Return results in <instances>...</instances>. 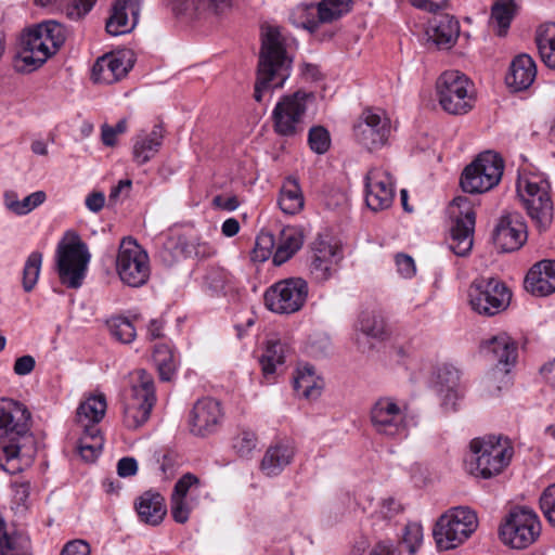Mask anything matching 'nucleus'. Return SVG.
Returning a JSON list of instances; mask_svg holds the SVG:
<instances>
[{
	"instance_id": "f257e3e1",
	"label": "nucleus",
	"mask_w": 555,
	"mask_h": 555,
	"mask_svg": "<svg viewBox=\"0 0 555 555\" xmlns=\"http://www.w3.org/2000/svg\"><path fill=\"white\" fill-rule=\"evenodd\" d=\"M31 413L20 401L0 399V468L9 474L23 470L35 453V437L30 431Z\"/></svg>"
},
{
	"instance_id": "f03ea898",
	"label": "nucleus",
	"mask_w": 555,
	"mask_h": 555,
	"mask_svg": "<svg viewBox=\"0 0 555 555\" xmlns=\"http://www.w3.org/2000/svg\"><path fill=\"white\" fill-rule=\"evenodd\" d=\"M293 60L276 27H268L261 36L254 99L261 103L274 89L282 88L291 76Z\"/></svg>"
},
{
	"instance_id": "7ed1b4c3",
	"label": "nucleus",
	"mask_w": 555,
	"mask_h": 555,
	"mask_svg": "<svg viewBox=\"0 0 555 555\" xmlns=\"http://www.w3.org/2000/svg\"><path fill=\"white\" fill-rule=\"evenodd\" d=\"M514 454L512 441L503 436L474 438L465 459L466 470L482 479H490L506 468Z\"/></svg>"
},
{
	"instance_id": "20e7f679",
	"label": "nucleus",
	"mask_w": 555,
	"mask_h": 555,
	"mask_svg": "<svg viewBox=\"0 0 555 555\" xmlns=\"http://www.w3.org/2000/svg\"><path fill=\"white\" fill-rule=\"evenodd\" d=\"M65 38L64 26L55 21H47L29 29L22 38L15 67L21 72L35 70L57 52Z\"/></svg>"
},
{
	"instance_id": "39448f33",
	"label": "nucleus",
	"mask_w": 555,
	"mask_h": 555,
	"mask_svg": "<svg viewBox=\"0 0 555 555\" xmlns=\"http://www.w3.org/2000/svg\"><path fill=\"white\" fill-rule=\"evenodd\" d=\"M156 401L153 375L143 369L132 371L129 374V388L124 393V425L128 429L143 426L150 420Z\"/></svg>"
},
{
	"instance_id": "423d86ee",
	"label": "nucleus",
	"mask_w": 555,
	"mask_h": 555,
	"mask_svg": "<svg viewBox=\"0 0 555 555\" xmlns=\"http://www.w3.org/2000/svg\"><path fill=\"white\" fill-rule=\"evenodd\" d=\"M517 194L528 216L539 230H546L553 221V201L550 181L541 173L519 176L517 180Z\"/></svg>"
},
{
	"instance_id": "0eeeda50",
	"label": "nucleus",
	"mask_w": 555,
	"mask_h": 555,
	"mask_svg": "<svg viewBox=\"0 0 555 555\" xmlns=\"http://www.w3.org/2000/svg\"><path fill=\"white\" fill-rule=\"evenodd\" d=\"M107 409L104 393H95L82 401L77 409V420L83 433L79 439V453L88 462L94 461L101 453L103 437L98 427Z\"/></svg>"
},
{
	"instance_id": "6e6552de",
	"label": "nucleus",
	"mask_w": 555,
	"mask_h": 555,
	"mask_svg": "<svg viewBox=\"0 0 555 555\" xmlns=\"http://www.w3.org/2000/svg\"><path fill=\"white\" fill-rule=\"evenodd\" d=\"M475 511L457 506L442 514L433 530L437 546L441 550L455 548L464 543L477 529Z\"/></svg>"
},
{
	"instance_id": "1a4fd4ad",
	"label": "nucleus",
	"mask_w": 555,
	"mask_h": 555,
	"mask_svg": "<svg viewBox=\"0 0 555 555\" xmlns=\"http://www.w3.org/2000/svg\"><path fill=\"white\" fill-rule=\"evenodd\" d=\"M504 171V160L493 151L480 153L467 165L460 179L465 193H485L499 184Z\"/></svg>"
},
{
	"instance_id": "9d476101",
	"label": "nucleus",
	"mask_w": 555,
	"mask_h": 555,
	"mask_svg": "<svg viewBox=\"0 0 555 555\" xmlns=\"http://www.w3.org/2000/svg\"><path fill=\"white\" fill-rule=\"evenodd\" d=\"M312 92L297 90L292 94L283 95L272 111L273 130L280 137L294 138L305 129L304 118L308 102L312 101Z\"/></svg>"
},
{
	"instance_id": "9b49d317",
	"label": "nucleus",
	"mask_w": 555,
	"mask_h": 555,
	"mask_svg": "<svg viewBox=\"0 0 555 555\" xmlns=\"http://www.w3.org/2000/svg\"><path fill=\"white\" fill-rule=\"evenodd\" d=\"M469 79L459 70H447L436 81V91L442 109L452 115L469 112L474 106Z\"/></svg>"
},
{
	"instance_id": "f8f14e48",
	"label": "nucleus",
	"mask_w": 555,
	"mask_h": 555,
	"mask_svg": "<svg viewBox=\"0 0 555 555\" xmlns=\"http://www.w3.org/2000/svg\"><path fill=\"white\" fill-rule=\"evenodd\" d=\"M468 296L472 309L487 317L503 312L512 299V293L503 281L485 276L472 283Z\"/></svg>"
},
{
	"instance_id": "ddd939ff",
	"label": "nucleus",
	"mask_w": 555,
	"mask_h": 555,
	"mask_svg": "<svg viewBox=\"0 0 555 555\" xmlns=\"http://www.w3.org/2000/svg\"><path fill=\"white\" fill-rule=\"evenodd\" d=\"M90 254L88 246L75 235L67 244H60L56 256V271L61 283L68 288H79L87 274Z\"/></svg>"
},
{
	"instance_id": "4468645a",
	"label": "nucleus",
	"mask_w": 555,
	"mask_h": 555,
	"mask_svg": "<svg viewBox=\"0 0 555 555\" xmlns=\"http://www.w3.org/2000/svg\"><path fill=\"white\" fill-rule=\"evenodd\" d=\"M540 532L541 524L538 516L525 507L512 509L499 529L502 542L518 550L531 545Z\"/></svg>"
},
{
	"instance_id": "2eb2a0df",
	"label": "nucleus",
	"mask_w": 555,
	"mask_h": 555,
	"mask_svg": "<svg viewBox=\"0 0 555 555\" xmlns=\"http://www.w3.org/2000/svg\"><path fill=\"white\" fill-rule=\"evenodd\" d=\"M408 406L393 397L378 398L370 409V422L376 434L389 438L405 437Z\"/></svg>"
},
{
	"instance_id": "dca6fc26",
	"label": "nucleus",
	"mask_w": 555,
	"mask_h": 555,
	"mask_svg": "<svg viewBox=\"0 0 555 555\" xmlns=\"http://www.w3.org/2000/svg\"><path fill=\"white\" fill-rule=\"evenodd\" d=\"M309 293L306 280L288 278L272 284L264 293L266 307L275 313L291 314L302 309Z\"/></svg>"
},
{
	"instance_id": "f3484780",
	"label": "nucleus",
	"mask_w": 555,
	"mask_h": 555,
	"mask_svg": "<svg viewBox=\"0 0 555 555\" xmlns=\"http://www.w3.org/2000/svg\"><path fill=\"white\" fill-rule=\"evenodd\" d=\"M356 141L370 152L385 146L391 135L387 113L377 107H365L353 126Z\"/></svg>"
},
{
	"instance_id": "a211bd4d",
	"label": "nucleus",
	"mask_w": 555,
	"mask_h": 555,
	"mask_svg": "<svg viewBox=\"0 0 555 555\" xmlns=\"http://www.w3.org/2000/svg\"><path fill=\"white\" fill-rule=\"evenodd\" d=\"M116 270L125 284L131 287L144 285L151 272L147 253L134 240H122L117 254Z\"/></svg>"
},
{
	"instance_id": "6ab92c4d",
	"label": "nucleus",
	"mask_w": 555,
	"mask_h": 555,
	"mask_svg": "<svg viewBox=\"0 0 555 555\" xmlns=\"http://www.w3.org/2000/svg\"><path fill=\"white\" fill-rule=\"evenodd\" d=\"M452 204L460 210L455 216L450 234V249L456 255L464 257L473 247V234L476 223V214L469 201L464 196H457Z\"/></svg>"
},
{
	"instance_id": "aec40b11",
	"label": "nucleus",
	"mask_w": 555,
	"mask_h": 555,
	"mask_svg": "<svg viewBox=\"0 0 555 555\" xmlns=\"http://www.w3.org/2000/svg\"><path fill=\"white\" fill-rule=\"evenodd\" d=\"M224 412L220 401L204 397L198 399L190 412V430L197 437H207L219 430Z\"/></svg>"
},
{
	"instance_id": "412c9836",
	"label": "nucleus",
	"mask_w": 555,
	"mask_h": 555,
	"mask_svg": "<svg viewBox=\"0 0 555 555\" xmlns=\"http://www.w3.org/2000/svg\"><path fill=\"white\" fill-rule=\"evenodd\" d=\"M527 241V225L518 212L503 215L493 231L494 245L504 253L518 250Z\"/></svg>"
},
{
	"instance_id": "4be33fe9",
	"label": "nucleus",
	"mask_w": 555,
	"mask_h": 555,
	"mask_svg": "<svg viewBox=\"0 0 555 555\" xmlns=\"http://www.w3.org/2000/svg\"><path fill=\"white\" fill-rule=\"evenodd\" d=\"M341 259L340 246L319 236L312 244L310 273L315 281L325 282L337 272Z\"/></svg>"
},
{
	"instance_id": "5701e85b",
	"label": "nucleus",
	"mask_w": 555,
	"mask_h": 555,
	"mask_svg": "<svg viewBox=\"0 0 555 555\" xmlns=\"http://www.w3.org/2000/svg\"><path fill=\"white\" fill-rule=\"evenodd\" d=\"M393 183L391 176L380 169L373 168L365 176V203L374 211L383 210L392 204Z\"/></svg>"
},
{
	"instance_id": "b1692460",
	"label": "nucleus",
	"mask_w": 555,
	"mask_h": 555,
	"mask_svg": "<svg viewBox=\"0 0 555 555\" xmlns=\"http://www.w3.org/2000/svg\"><path fill=\"white\" fill-rule=\"evenodd\" d=\"M201 487V480L195 475L188 473L175 485L171 494L170 513L178 524H185L195 506V500L188 496L189 492Z\"/></svg>"
},
{
	"instance_id": "393cba45",
	"label": "nucleus",
	"mask_w": 555,
	"mask_h": 555,
	"mask_svg": "<svg viewBox=\"0 0 555 555\" xmlns=\"http://www.w3.org/2000/svg\"><path fill=\"white\" fill-rule=\"evenodd\" d=\"M524 287L537 297L555 293V260L543 259L535 262L525 276Z\"/></svg>"
},
{
	"instance_id": "a878e982",
	"label": "nucleus",
	"mask_w": 555,
	"mask_h": 555,
	"mask_svg": "<svg viewBox=\"0 0 555 555\" xmlns=\"http://www.w3.org/2000/svg\"><path fill=\"white\" fill-rule=\"evenodd\" d=\"M141 0H116L105 29L112 36L129 33L138 23Z\"/></svg>"
},
{
	"instance_id": "bb28decb",
	"label": "nucleus",
	"mask_w": 555,
	"mask_h": 555,
	"mask_svg": "<svg viewBox=\"0 0 555 555\" xmlns=\"http://www.w3.org/2000/svg\"><path fill=\"white\" fill-rule=\"evenodd\" d=\"M487 349L498 361L492 370L493 378L496 379L499 375L507 377L509 367L516 363L518 358L517 343L506 333H501L487 343Z\"/></svg>"
},
{
	"instance_id": "cd10ccee",
	"label": "nucleus",
	"mask_w": 555,
	"mask_h": 555,
	"mask_svg": "<svg viewBox=\"0 0 555 555\" xmlns=\"http://www.w3.org/2000/svg\"><path fill=\"white\" fill-rule=\"evenodd\" d=\"M537 77V65L528 54L515 56L509 65L505 82L512 92L529 89Z\"/></svg>"
},
{
	"instance_id": "c85d7f7f",
	"label": "nucleus",
	"mask_w": 555,
	"mask_h": 555,
	"mask_svg": "<svg viewBox=\"0 0 555 555\" xmlns=\"http://www.w3.org/2000/svg\"><path fill=\"white\" fill-rule=\"evenodd\" d=\"M427 34L439 49H450L460 36V23L449 13H439L429 21Z\"/></svg>"
},
{
	"instance_id": "c756f323",
	"label": "nucleus",
	"mask_w": 555,
	"mask_h": 555,
	"mask_svg": "<svg viewBox=\"0 0 555 555\" xmlns=\"http://www.w3.org/2000/svg\"><path fill=\"white\" fill-rule=\"evenodd\" d=\"M134 508L140 521L150 526H158L167 514L165 498L153 489L135 499Z\"/></svg>"
},
{
	"instance_id": "7c9ffc66",
	"label": "nucleus",
	"mask_w": 555,
	"mask_h": 555,
	"mask_svg": "<svg viewBox=\"0 0 555 555\" xmlns=\"http://www.w3.org/2000/svg\"><path fill=\"white\" fill-rule=\"evenodd\" d=\"M164 139L162 124L154 125L151 132H141L133 139L132 156L138 165L150 162L159 151Z\"/></svg>"
},
{
	"instance_id": "2f4dec72",
	"label": "nucleus",
	"mask_w": 555,
	"mask_h": 555,
	"mask_svg": "<svg viewBox=\"0 0 555 555\" xmlns=\"http://www.w3.org/2000/svg\"><path fill=\"white\" fill-rule=\"evenodd\" d=\"M304 237L302 228L295 225L284 227L276 240L273 264L282 266L288 261L302 247Z\"/></svg>"
},
{
	"instance_id": "473e14b6",
	"label": "nucleus",
	"mask_w": 555,
	"mask_h": 555,
	"mask_svg": "<svg viewBox=\"0 0 555 555\" xmlns=\"http://www.w3.org/2000/svg\"><path fill=\"white\" fill-rule=\"evenodd\" d=\"M460 371L451 364H442L437 372L439 392L446 409L456 410V401L461 398Z\"/></svg>"
},
{
	"instance_id": "72a5a7b5",
	"label": "nucleus",
	"mask_w": 555,
	"mask_h": 555,
	"mask_svg": "<svg viewBox=\"0 0 555 555\" xmlns=\"http://www.w3.org/2000/svg\"><path fill=\"white\" fill-rule=\"evenodd\" d=\"M294 447L288 441H280L270 446L260 464L262 473L267 476H278L292 462Z\"/></svg>"
},
{
	"instance_id": "f704fd0d",
	"label": "nucleus",
	"mask_w": 555,
	"mask_h": 555,
	"mask_svg": "<svg viewBox=\"0 0 555 555\" xmlns=\"http://www.w3.org/2000/svg\"><path fill=\"white\" fill-rule=\"evenodd\" d=\"M293 386L301 397L314 400L321 396L324 382L317 375L314 366L306 363L297 369Z\"/></svg>"
},
{
	"instance_id": "c9c22d12",
	"label": "nucleus",
	"mask_w": 555,
	"mask_h": 555,
	"mask_svg": "<svg viewBox=\"0 0 555 555\" xmlns=\"http://www.w3.org/2000/svg\"><path fill=\"white\" fill-rule=\"evenodd\" d=\"M131 68L122 59L115 55L100 57L92 68V76L95 81L112 83L127 75Z\"/></svg>"
},
{
	"instance_id": "e433bc0d",
	"label": "nucleus",
	"mask_w": 555,
	"mask_h": 555,
	"mask_svg": "<svg viewBox=\"0 0 555 555\" xmlns=\"http://www.w3.org/2000/svg\"><path fill=\"white\" fill-rule=\"evenodd\" d=\"M287 352L288 346L281 340H269L267 343L264 352L262 353L259 362L263 377L268 383H271L274 379L278 366L285 363Z\"/></svg>"
},
{
	"instance_id": "4c0bfd02",
	"label": "nucleus",
	"mask_w": 555,
	"mask_h": 555,
	"mask_svg": "<svg viewBox=\"0 0 555 555\" xmlns=\"http://www.w3.org/2000/svg\"><path fill=\"white\" fill-rule=\"evenodd\" d=\"M304 195L297 179L287 177L281 188L279 207L286 215H295L304 208Z\"/></svg>"
},
{
	"instance_id": "58836bf2",
	"label": "nucleus",
	"mask_w": 555,
	"mask_h": 555,
	"mask_svg": "<svg viewBox=\"0 0 555 555\" xmlns=\"http://www.w3.org/2000/svg\"><path fill=\"white\" fill-rule=\"evenodd\" d=\"M515 0H496L491 8L490 23L494 33L500 36H506L511 23L516 15Z\"/></svg>"
},
{
	"instance_id": "ea45409f",
	"label": "nucleus",
	"mask_w": 555,
	"mask_h": 555,
	"mask_svg": "<svg viewBox=\"0 0 555 555\" xmlns=\"http://www.w3.org/2000/svg\"><path fill=\"white\" fill-rule=\"evenodd\" d=\"M153 361L157 367L159 378L170 382L177 371L173 349L169 343H159L154 346Z\"/></svg>"
},
{
	"instance_id": "a19ab883",
	"label": "nucleus",
	"mask_w": 555,
	"mask_h": 555,
	"mask_svg": "<svg viewBox=\"0 0 555 555\" xmlns=\"http://www.w3.org/2000/svg\"><path fill=\"white\" fill-rule=\"evenodd\" d=\"M319 4H301L293 10L291 20L295 26L313 33L318 29L320 24H324L321 20Z\"/></svg>"
},
{
	"instance_id": "79ce46f5",
	"label": "nucleus",
	"mask_w": 555,
	"mask_h": 555,
	"mask_svg": "<svg viewBox=\"0 0 555 555\" xmlns=\"http://www.w3.org/2000/svg\"><path fill=\"white\" fill-rule=\"evenodd\" d=\"M107 327L111 335L122 344H130L137 336L133 323L125 317L115 315L107 320Z\"/></svg>"
},
{
	"instance_id": "37998d69",
	"label": "nucleus",
	"mask_w": 555,
	"mask_h": 555,
	"mask_svg": "<svg viewBox=\"0 0 555 555\" xmlns=\"http://www.w3.org/2000/svg\"><path fill=\"white\" fill-rule=\"evenodd\" d=\"M318 4L323 23L337 21L352 9V0H321Z\"/></svg>"
},
{
	"instance_id": "c03bdc74",
	"label": "nucleus",
	"mask_w": 555,
	"mask_h": 555,
	"mask_svg": "<svg viewBox=\"0 0 555 555\" xmlns=\"http://www.w3.org/2000/svg\"><path fill=\"white\" fill-rule=\"evenodd\" d=\"M233 0H175L176 8L180 12L189 10L211 11L220 13L232 5Z\"/></svg>"
},
{
	"instance_id": "a18cd8bd",
	"label": "nucleus",
	"mask_w": 555,
	"mask_h": 555,
	"mask_svg": "<svg viewBox=\"0 0 555 555\" xmlns=\"http://www.w3.org/2000/svg\"><path fill=\"white\" fill-rule=\"evenodd\" d=\"M41 264L42 254L37 250L30 253L23 268L22 284L26 293H30L35 288L40 275Z\"/></svg>"
},
{
	"instance_id": "49530a36",
	"label": "nucleus",
	"mask_w": 555,
	"mask_h": 555,
	"mask_svg": "<svg viewBox=\"0 0 555 555\" xmlns=\"http://www.w3.org/2000/svg\"><path fill=\"white\" fill-rule=\"evenodd\" d=\"M537 46L543 63L555 69V26L538 34Z\"/></svg>"
},
{
	"instance_id": "de8ad7c7",
	"label": "nucleus",
	"mask_w": 555,
	"mask_h": 555,
	"mask_svg": "<svg viewBox=\"0 0 555 555\" xmlns=\"http://www.w3.org/2000/svg\"><path fill=\"white\" fill-rule=\"evenodd\" d=\"M423 527L421 524L414 521L408 522L399 541V545L404 547L410 555H414L423 544Z\"/></svg>"
},
{
	"instance_id": "09e8293b",
	"label": "nucleus",
	"mask_w": 555,
	"mask_h": 555,
	"mask_svg": "<svg viewBox=\"0 0 555 555\" xmlns=\"http://www.w3.org/2000/svg\"><path fill=\"white\" fill-rule=\"evenodd\" d=\"M276 248L275 236L268 231H260L256 237L255 247L253 250V259L255 261L263 262L268 260Z\"/></svg>"
},
{
	"instance_id": "8fccbe9b",
	"label": "nucleus",
	"mask_w": 555,
	"mask_h": 555,
	"mask_svg": "<svg viewBox=\"0 0 555 555\" xmlns=\"http://www.w3.org/2000/svg\"><path fill=\"white\" fill-rule=\"evenodd\" d=\"M159 258L167 266H172L183 258L179 233L170 234L159 250Z\"/></svg>"
},
{
	"instance_id": "3c124183",
	"label": "nucleus",
	"mask_w": 555,
	"mask_h": 555,
	"mask_svg": "<svg viewBox=\"0 0 555 555\" xmlns=\"http://www.w3.org/2000/svg\"><path fill=\"white\" fill-rule=\"evenodd\" d=\"M359 330L366 336L383 338L385 334L384 320L373 313L362 312L359 317Z\"/></svg>"
},
{
	"instance_id": "603ef678",
	"label": "nucleus",
	"mask_w": 555,
	"mask_h": 555,
	"mask_svg": "<svg viewBox=\"0 0 555 555\" xmlns=\"http://www.w3.org/2000/svg\"><path fill=\"white\" fill-rule=\"evenodd\" d=\"M308 145L312 152L322 155L325 154L331 146V135L323 126H313L308 132Z\"/></svg>"
},
{
	"instance_id": "864d4df0",
	"label": "nucleus",
	"mask_w": 555,
	"mask_h": 555,
	"mask_svg": "<svg viewBox=\"0 0 555 555\" xmlns=\"http://www.w3.org/2000/svg\"><path fill=\"white\" fill-rule=\"evenodd\" d=\"M257 442H258V439L254 431L248 430V429H243L233 439L232 446L238 456L247 457L256 449Z\"/></svg>"
},
{
	"instance_id": "5fc2aeb1",
	"label": "nucleus",
	"mask_w": 555,
	"mask_h": 555,
	"mask_svg": "<svg viewBox=\"0 0 555 555\" xmlns=\"http://www.w3.org/2000/svg\"><path fill=\"white\" fill-rule=\"evenodd\" d=\"M230 281V273L220 267H210L207 269L204 283L215 293L221 292Z\"/></svg>"
},
{
	"instance_id": "6e6d98bb",
	"label": "nucleus",
	"mask_w": 555,
	"mask_h": 555,
	"mask_svg": "<svg viewBox=\"0 0 555 555\" xmlns=\"http://www.w3.org/2000/svg\"><path fill=\"white\" fill-rule=\"evenodd\" d=\"M540 508L547 521L555 527V483L550 485L541 494Z\"/></svg>"
},
{
	"instance_id": "4d7b16f0",
	"label": "nucleus",
	"mask_w": 555,
	"mask_h": 555,
	"mask_svg": "<svg viewBox=\"0 0 555 555\" xmlns=\"http://www.w3.org/2000/svg\"><path fill=\"white\" fill-rule=\"evenodd\" d=\"M98 0H72L66 8L69 20L78 21L85 17L94 7Z\"/></svg>"
},
{
	"instance_id": "13d9d810",
	"label": "nucleus",
	"mask_w": 555,
	"mask_h": 555,
	"mask_svg": "<svg viewBox=\"0 0 555 555\" xmlns=\"http://www.w3.org/2000/svg\"><path fill=\"white\" fill-rule=\"evenodd\" d=\"M47 199V194L43 191H36L18 203L17 216H26L34 209L42 205Z\"/></svg>"
},
{
	"instance_id": "bf43d9fd",
	"label": "nucleus",
	"mask_w": 555,
	"mask_h": 555,
	"mask_svg": "<svg viewBox=\"0 0 555 555\" xmlns=\"http://www.w3.org/2000/svg\"><path fill=\"white\" fill-rule=\"evenodd\" d=\"M397 272L404 279H412L416 274V264L414 259L404 253L395 255Z\"/></svg>"
},
{
	"instance_id": "052dcab7",
	"label": "nucleus",
	"mask_w": 555,
	"mask_h": 555,
	"mask_svg": "<svg viewBox=\"0 0 555 555\" xmlns=\"http://www.w3.org/2000/svg\"><path fill=\"white\" fill-rule=\"evenodd\" d=\"M401 512L402 505L397 500L389 498L380 503L379 509L376 512V517L384 520H391Z\"/></svg>"
},
{
	"instance_id": "680f3d73",
	"label": "nucleus",
	"mask_w": 555,
	"mask_h": 555,
	"mask_svg": "<svg viewBox=\"0 0 555 555\" xmlns=\"http://www.w3.org/2000/svg\"><path fill=\"white\" fill-rule=\"evenodd\" d=\"M60 555H91V547L85 540L77 539L68 541Z\"/></svg>"
},
{
	"instance_id": "e2e57ef3",
	"label": "nucleus",
	"mask_w": 555,
	"mask_h": 555,
	"mask_svg": "<svg viewBox=\"0 0 555 555\" xmlns=\"http://www.w3.org/2000/svg\"><path fill=\"white\" fill-rule=\"evenodd\" d=\"M12 489H13V496L14 501L20 504L24 505L30 493V482L28 480H14L12 482Z\"/></svg>"
},
{
	"instance_id": "0e129e2a",
	"label": "nucleus",
	"mask_w": 555,
	"mask_h": 555,
	"mask_svg": "<svg viewBox=\"0 0 555 555\" xmlns=\"http://www.w3.org/2000/svg\"><path fill=\"white\" fill-rule=\"evenodd\" d=\"M212 206L221 210L234 211L240 206V201L236 195L219 194L212 198Z\"/></svg>"
},
{
	"instance_id": "69168bd1",
	"label": "nucleus",
	"mask_w": 555,
	"mask_h": 555,
	"mask_svg": "<svg viewBox=\"0 0 555 555\" xmlns=\"http://www.w3.org/2000/svg\"><path fill=\"white\" fill-rule=\"evenodd\" d=\"M36 365L34 357L26 354L17 358L14 362L13 371L16 375L25 376L30 374Z\"/></svg>"
},
{
	"instance_id": "338daca9",
	"label": "nucleus",
	"mask_w": 555,
	"mask_h": 555,
	"mask_svg": "<svg viewBox=\"0 0 555 555\" xmlns=\"http://www.w3.org/2000/svg\"><path fill=\"white\" fill-rule=\"evenodd\" d=\"M138 472V463L133 457H122L117 463V473L120 477H131Z\"/></svg>"
},
{
	"instance_id": "774afa93",
	"label": "nucleus",
	"mask_w": 555,
	"mask_h": 555,
	"mask_svg": "<svg viewBox=\"0 0 555 555\" xmlns=\"http://www.w3.org/2000/svg\"><path fill=\"white\" fill-rule=\"evenodd\" d=\"M370 555H400V551L391 541H379L372 548Z\"/></svg>"
}]
</instances>
